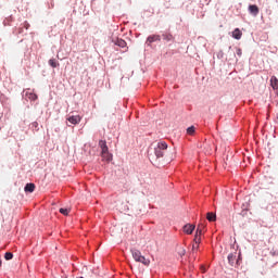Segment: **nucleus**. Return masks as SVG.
I'll use <instances>...</instances> for the list:
<instances>
[{"mask_svg": "<svg viewBox=\"0 0 278 278\" xmlns=\"http://www.w3.org/2000/svg\"><path fill=\"white\" fill-rule=\"evenodd\" d=\"M194 231V225L187 224L184 226V232L190 236Z\"/></svg>", "mask_w": 278, "mask_h": 278, "instance_id": "39448f33", "label": "nucleus"}, {"mask_svg": "<svg viewBox=\"0 0 278 278\" xmlns=\"http://www.w3.org/2000/svg\"><path fill=\"white\" fill-rule=\"evenodd\" d=\"M101 157L104 162H112V154H110V152L101 154Z\"/></svg>", "mask_w": 278, "mask_h": 278, "instance_id": "9d476101", "label": "nucleus"}, {"mask_svg": "<svg viewBox=\"0 0 278 278\" xmlns=\"http://www.w3.org/2000/svg\"><path fill=\"white\" fill-rule=\"evenodd\" d=\"M232 38H235V40H240V38H242V30H240V28H236L232 31Z\"/></svg>", "mask_w": 278, "mask_h": 278, "instance_id": "423d86ee", "label": "nucleus"}, {"mask_svg": "<svg viewBox=\"0 0 278 278\" xmlns=\"http://www.w3.org/2000/svg\"><path fill=\"white\" fill-rule=\"evenodd\" d=\"M270 81H271V88H274V90H276V92L278 94V79H277V77L273 76Z\"/></svg>", "mask_w": 278, "mask_h": 278, "instance_id": "1a4fd4ad", "label": "nucleus"}, {"mask_svg": "<svg viewBox=\"0 0 278 278\" xmlns=\"http://www.w3.org/2000/svg\"><path fill=\"white\" fill-rule=\"evenodd\" d=\"M131 255L135 260V262H140V264H143V266H149L151 264V261L142 255V252H140L137 249L131 250Z\"/></svg>", "mask_w": 278, "mask_h": 278, "instance_id": "f257e3e1", "label": "nucleus"}, {"mask_svg": "<svg viewBox=\"0 0 278 278\" xmlns=\"http://www.w3.org/2000/svg\"><path fill=\"white\" fill-rule=\"evenodd\" d=\"M203 229H205V226L203 224L199 225L195 233L201 236L203 233Z\"/></svg>", "mask_w": 278, "mask_h": 278, "instance_id": "f3484780", "label": "nucleus"}, {"mask_svg": "<svg viewBox=\"0 0 278 278\" xmlns=\"http://www.w3.org/2000/svg\"><path fill=\"white\" fill-rule=\"evenodd\" d=\"M249 12H250V14L257 16L260 14V8H257V5H255V4H250Z\"/></svg>", "mask_w": 278, "mask_h": 278, "instance_id": "20e7f679", "label": "nucleus"}, {"mask_svg": "<svg viewBox=\"0 0 278 278\" xmlns=\"http://www.w3.org/2000/svg\"><path fill=\"white\" fill-rule=\"evenodd\" d=\"M24 190H25V192H34L36 190V185H34L31 182L26 184Z\"/></svg>", "mask_w": 278, "mask_h": 278, "instance_id": "6e6552de", "label": "nucleus"}, {"mask_svg": "<svg viewBox=\"0 0 278 278\" xmlns=\"http://www.w3.org/2000/svg\"><path fill=\"white\" fill-rule=\"evenodd\" d=\"M12 257H14V254H12L11 252H7V253L4 254V258H5L7 261L12 260Z\"/></svg>", "mask_w": 278, "mask_h": 278, "instance_id": "4be33fe9", "label": "nucleus"}, {"mask_svg": "<svg viewBox=\"0 0 278 278\" xmlns=\"http://www.w3.org/2000/svg\"><path fill=\"white\" fill-rule=\"evenodd\" d=\"M159 41H160V35H151L147 39V42H149V45L153 42H159Z\"/></svg>", "mask_w": 278, "mask_h": 278, "instance_id": "0eeeda50", "label": "nucleus"}, {"mask_svg": "<svg viewBox=\"0 0 278 278\" xmlns=\"http://www.w3.org/2000/svg\"><path fill=\"white\" fill-rule=\"evenodd\" d=\"M67 121L72 125H79V123H81V116H79V115H72V116L67 117Z\"/></svg>", "mask_w": 278, "mask_h": 278, "instance_id": "7ed1b4c3", "label": "nucleus"}, {"mask_svg": "<svg viewBox=\"0 0 278 278\" xmlns=\"http://www.w3.org/2000/svg\"><path fill=\"white\" fill-rule=\"evenodd\" d=\"M236 53H237V55H238L239 58H242V49L237 48Z\"/></svg>", "mask_w": 278, "mask_h": 278, "instance_id": "5701e85b", "label": "nucleus"}, {"mask_svg": "<svg viewBox=\"0 0 278 278\" xmlns=\"http://www.w3.org/2000/svg\"><path fill=\"white\" fill-rule=\"evenodd\" d=\"M49 64L53 68H58V61H55V59H50Z\"/></svg>", "mask_w": 278, "mask_h": 278, "instance_id": "aec40b11", "label": "nucleus"}, {"mask_svg": "<svg viewBox=\"0 0 278 278\" xmlns=\"http://www.w3.org/2000/svg\"><path fill=\"white\" fill-rule=\"evenodd\" d=\"M168 149V144L165 141L159 142L156 146H154V154L157 159L164 157V154L166 153V150Z\"/></svg>", "mask_w": 278, "mask_h": 278, "instance_id": "f03ea898", "label": "nucleus"}, {"mask_svg": "<svg viewBox=\"0 0 278 278\" xmlns=\"http://www.w3.org/2000/svg\"><path fill=\"white\" fill-rule=\"evenodd\" d=\"M194 131H195L194 126H190V127L187 128V134L189 136H194Z\"/></svg>", "mask_w": 278, "mask_h": 278, "instance_id": "6ab92c4d", "label": "nucleus"}, {"mask_svg": "<svg viewBox=\"0 0 278 278\" xmlns=\"http://www.w3.org/2000/svg\"><path fill=\"white\" fill-rule=\"evenodd\" d=\"M26 97L30 100V101H36L38 99V96L34 92H26Z\"/></svg>", "mask_w": 278, "mask_h": 278, "instance_id": "f8f14e48", "label": "nucleus"}, {"mask_svg": "<svg viewBox=\"0 0 278 278\" xmlns=\"http://www.w3.org/2000/svg\"><path fill=\"white\" fill-rule=\"evenodd\" d=\"M206 219L210 222V223H214L216 220V214L214 213H207L206 214Z\"/></svg>", "mask_w": 278, "mask_h": 278, "instance_id": "9b49d317", "label": "nucleus"}, {"mask_svg": "<svg viewBox=\"0 0 278 278\" xmlns=\"http://www.w3.org/2000/svg\"><path fill=\"white\" fill-rule=\"evenodd\" d=\"M0 266H1V261H0Z\"/></svg>", "mask_w": 278, "mask_h": 278, "instance_id": "cd10ccee", "label": "nucleus"}, {"mask_svg": "<svg viewBox=\"0 0 278 278\" xmlns=\"http://www.w3.org/2000/svg\"><path fill=\"white\" fill-rule=\"evenodd\" d=\"M116 45H117V47L125 49V47H127V41H125L123 39H117Z\"/></svg>", "mask_w": 278, "mask_h": 278, "instance_id": "ddd939ff", "label": "nucleus"}, {"mask_svg": "<svg viewBox=\"0 0 278 278\" xmlns=\"http://www.w3.org/2000/svg\"><path fill=\"white\" fill-rule=\"evenodd\" d=\"M25 28L29 29V23L25 22Z\"/></svg>", "mask_w": 278, "mask_h": 278, "instance_id": "bb28decb", "label": "nucleus"}, {"mask_svg": "<svg viewBox=\"0 0 278 278\" xmlns=\"http://www.w3.org/2000/svg\"><path fill=\"white\" fill-rule=\"evenodd\" d=\"M228 262H229L230 266H233V263L236 262V254L230 253L228 255Z\"/></svg>", "mask_w": 278, "mask_h": 278, "instance_id": "4468645a", "label": "nucleus"}, {"mask_svg": "<svg viewBox=\"0 0 278 278\" xmlns=\"http://www.w3.org/2000/svg\"><path fill=\"white\" fill-rule=\"evenodd\" d=\"M99 147H100V149H105L108 147V142H105V140H100Z\"/></svg>", "mask_w": 278, "mask_h": 278, "instance_id": "412c9836", "label": "nucleus"}, {"mask_svg": "<svg viewBox=\"0 0 278 278\" xmlns=\"http://www.w3.org/2000/svg\"><path fill=\"white\" fill-rule=\"evenodd\" d=\"M60 214H63V216H68L71 214V208H60Z\"/></svg>", "mask_w": 278, "mask_h": 278, "instance_id": "2eb2a0df", "label": "nucleus"}, {"mask_svg": "<svg viewBox=\"0 0 278 278\" xmlns=\"http://www.w3.org/2000/svg\"><path fill=\"white\" fill-rule=\"evenodd\" d=\"M163 40H166V42H170V40H174V37L170 34L163 35Z\"/></svg>", "mask_w": 278, "mask_h": 278, "instance_id": "dca6fc26", "label": "nucleus"}, {"mask_svg": "<svg viewBox=\"0 0 278 278\" xmlns=\"http://www.w3.org/2000/svg\"><path fill=\"white\" fill-rule=\"evenodd\" d=\"M110 153L108 146L105 148H101V154Z\"/></svg>", "mask_w": 278, "mask_h": 278, "instance_id": "393cba45", "label": "nucleus"}, {"mask_svg": "<svg viewBox=\"0 0 278 278\" xmlns=\"http://www.w3.org/2000/svg\"><path fill=\"white\" fill-rule=\"evenodd\" d=\"M110 153L108 146L105 148H101V154Z\"/></svg>", "mask_w": 278, "mask_h": 278, "instance_id": "b1692460", "label": "nucleus"}, {"mask_svg": "<svg viewBox=\"0 0 278 278\" xmlns=\"http://www.w3.org/2000/svg\"><path fill=\"white\" fill-rule=\"evenodd\" d=\"M193 243L201 244V236H199V232H195Z\"/></svg>", "mask_w": 278, "mask_h": 278, "instance_id": "a211bd4d", "label": "nucleus"}, {"mask_svg": "<svg viewBox=\"0 0 278 278\" xmlns=\"http://www.w3.org/2000/svg\"><path fill=\"white\" fill-rule=\"evenodd\" d=\"M192 251H199V243H193Z\"/></svg>", "mask_w": 278, "mask_h": 278, "instance_id": "a878e982", "label": "nucleus"}]
</instances>
